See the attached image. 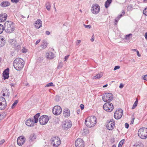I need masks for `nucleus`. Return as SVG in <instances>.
<instances>
[{"label":"nucleus","instance_id":"nucleus-1","mask_svg":"<svg viewBox=\"0 0 147 147\" xmlns=\"http://www.w3.org/2000/svg\"><path fill=\"white\" fill-rule=\"evenodd\" d=\"M25 64L24 60L20 58H16L14 61L13 66L15 69L17 71L21 70Z\"/></svg>","mask_w":147,"mask_h":147},{"label":"nucleus","instance_id":"nucleus-2","mask_svg":"<svg viewBox=\"0 0 147 147\" xmlns=\"http://www.w3.org/2000/svg\"><path fill=\"white\" fill-rule=\"evenodd\" d=\"M4 29L7 33H10L13 32L15 30V27L13 22L7 21L4 24Z\"/></svg>","mask_w":147,"mask_h":147},{"label":"nucleus","instance_id":"nucleus-3","mask_svg":"<svg viewBox=\"0 0 147 147\" xmlns=\"http://www.w3.org/2000/svg\"><path fill=\"white\" fill-rule=\"evenodd\" d=\"M97 119L96 117L92 116L88 117L85 121V124L88 127H94L96 123Z\"/></svg>","mask_w":147,"mask_h":147},{"label":"nucleus","instance_id":"nucleus-4","mask_svg":"<svg viewBox=\"0 0 147 147\" xmlns=\"http://www.w3.org/2000/svg\"><path fill=\"white\" fill-rule=\"evenodd\" d=\"M138 136L142 139H146L147 138V128L142 127L140 128L138 131Z\"/></svg>","mask_w":147,"mask_h":147},{"label":"nucleus","instance_id":"nucleus-5","mask_svg":"<svg viewBox=\"0 0 147 147\" xmlns=\"http://www.w3.org/2000/svg\"><path fill=\"white\" fill-rule=\"evenodd\" d=\"M113 98V95L111 93H107L103 94L102 97V100L105 102H110Z\"/></svg>","mask_w":147,"mask_h":147},{"label":"nucleus","instance_id":"nucleus-6","mask_svg":"<svg viewBox=\"0 0 147 147\" xmlns=\"http://www.w3.org/2000/svg\"><path fill=\"white\" fill-rule=\"evenodd\" d=\"M51 143L53 146L57 147L61 144V140L58 136H55L51 139Z\"/></svg>","mask_w":147,"mask_h":147},{"label":"nucleus","instance_id":"nucleus-7","mask_svg":"<svg viewBox=\"0 0 147 147\" xmlns=\"http://www.w3.org/2000/svg\"><path fill=\"white\" fill-rule=\"evenodd\" d=\"M103 108L105 111L108 112H111L113 109L114 107L112 103L106 102L103 105Z\"/></svg>","mask_w":147,"mask_h":147},{"label":"nucleus","instance_id":"nucleus-8","mask_svg":"<svg viewBox=\"0 0 147 147\" xmlns=\"http://www.w3.org/2000/svg\"><path fill=\"white\" fill-rule=\"evenodd\" d=\"M7 106V103L5 98L2 97H0V110H5Z\"/></svg>","mask_w":147,"mask_h":147},{"label":"nucleus","instance_id":"nucleus-9","mask_svg":"<svg viewBox=\"0 0 147 147\" xmlns=\"http://www.w3.org/2000/svg\"><path fill=\"white\" fill-rule=\"evenodd\" d=\"M49 120L48 117L46 115L41 116L39 118V121L40 124L44 125L46 124Z\"/></svg>","mask_w":147,"mask_h":147},{"label":"nucleus","instance_id":"nucleus-10","mask_svg":"<svg viewBox=\"0 0 147 147\" xmlns=\"http://www.w3.org/2000/svg\"><path fill=\"white\" fill-rule=\"evenodd\" d=\"M123 113V110L121 109L116 110L114 113V117L116 119H120L122 117Z\"/></svg>","mask_w":147,"mask_h":147},{"label":"nucleus","instance_id":"nucleus-11","mask_svg":"<svg viewBox=\"0 0 147 147\" xmlns=\"http://www.w3.org/2000/svg\"><path fill=\"white\" fill-rule=\"evenodd\" d=\"M62 111L61 107L59 106H55L53 109V113L56 115H60Z\"/></svg>","mask_w":147,"mask_h":147},{"label":"nucleus","instance_id":"nucleus-12","mask_svg":"<svg viewBox=\"0 0 147 147\" xmlns=\"http://www.w3.org/2000/svg\"><path fill=\"white\" fill-rule=\"evenodd\" d=\"M63 128L65 129H67L70 128L72 125L71 121L69 120H66L63 122Z\"/></svg>","mask_w":147,"mask_h":147},{"label":"nucleus","instance_id":"nucleus-13","mask_svg":"<svg viewBox=\"0 0 147 147\" xmlns=\"http://www.w3.org/2000/svg\"><path fill=\"white\" fill-rule=\"evenodd\" d=\"M100 10V7L98 4H94L92 5L91 9L92 13L95 14H96L99 13Z\"/></svg>","mask_w":147,"mask_h":147},{"label":"nucleus","instance_id":"nucleus-14","mask_svg":"<svg viewBox=\"0 0 147 147\" xmlns=\"http://www.w3.org/2000/svg\"><path fill=\"white\" fill-rule=\"evenodd\" d=\"M75 145L76 147H84L85 146L83 140L81 138H78L76 140Z\"/></svg>","mask_w":147,"mask_h":147},{"label":"nucleus","instance_id":"nucleus-15","mask_svg":"<svg viewBox=\"0 0 147 147\" xmlns=\"http://www.w3.org/2000/svg\"><path fill=\"white\" fill-rule=\"evenodd\" d=\"M115 123L113 119L110 120L106 125L107 129L109 130L113 129L115 126Z\"/></svg>","mask_w":147,"mask_h":147},{"label":"nucleus","instance_id":"nucleus-16","mask_svg":"<svg viewBox=\"0 0 147 147\" xmlns=\"http://www.w3.org/2000/svg\"><path fill=\"white\" fill-rule=\"evenodd\" d=\"M26 138L24 136H20L19 137L17 140V143L19 146H22L25 142Z\"/></svg>","mask_w":147,"mask_h":147},{"label":"nucleus","instance_id":"nucleus-17","mask_svg":"<svg viewBox=\"0 0 147 147\" xmlns=\"http://www.w3.org/2000/svg\"><path fill=\"white\" fill-rule=\"evenodd\" d=\"M35 123L33 119L30 118L26 120V124L28 126L32 127L34 125Z\"/></svg>","mask_w":147,"mask_h":147},{"label":"nucleus","instance_id":"nucleus-18","mask_svg":"<svg viewBox=\"0 0 147 147\" xmlns=\"http://www.w3.org/2000/svg\"><path fill=\"white\" fill-rule=\"evenodd\" d=\"M42 21L40 19H38L35 21L34 25L36 28H39L42 26Z\"/></svg>","mask_w":147,"mask_h":147},{"label":"nucleus","instance_id":"nucleus-19","mask_svg":"<svg viewBox=\"0 0 147 147\" xmlns=\"http://www.w3.org/2000/svg\"><path fill=\"white\" fill-rule=\"evenodd\" d=\"M9 69L8 68H7L6 69H5V70L3 71V74L5 79H8L9 77Z\"/></svg>","mask_w":147,"mask_h":147},{"label":"nucleus","instance_id":"nucleus-20","mask_svg":"<svg viewBox=\"0 0 147 147\" xmlns=\"http://www.w3.org/2000/svg\"><path fill=\"white\" fill-rule=\"evenodd\" d=\"M63 114L65 117L67 118L70 115V111L67 109H65L63 111Z\"/></svg>","mask_w":147,"mask_h":147},{"label":"nucleus","instance_id":"nucleus-21","mask_svg":"<svg viewBox=\"0 0 147 147\" xmlns=\"http://www.w3.org/2000/svg\"><path fill=\"white\" fill-rule=\"evenodd\" d=\"M7 15L5 13L0 14V22L5 21L7 19Z\"/></svg>","mask_w":147,"mask_h":147},{"label":"nucleus","instance_id":"nucleus-22","mask_svg":"<svg viewBox=\"0 0 147 147\" xmlns=\"http://www.w3.org/2000/svg\"><path fill=\"white\" fill-rule=\"evenodd\" d=\"M46 56L48 59H52L54 57V54L51 52L46 53Z\"/></svg>","mask_w":147,"mask_h":147},{"label":"nucleus","instance_id":"nucleus-23","mask_svg":"<svg viewBox=\"0 0 147 147\" xmlns=\"http://www.w3.org/2000/svg\"><path fill=\"white\" fill-rule=\"evenodd\" d=\"M36 135L35 134H31L29 137V142L30 143H31V142H33L36 139Z\"/></svg>","mask_w":147,"mask_h":147},{"label":"nucleus","instance_id":"nucleus-24","mask_svg":"<svg viewBox=\"0 0 147 147\" xmlns=\"http://www.w3.org/2000/svg\"><path fill=\"white\" fill-rule=\"evenodd\" d=\"M5 43V38L0 37V47H3Z\"/></svg>","mask_w":147,"mask_h":147},{"label":"nucleus","instance_id":"nucleus-25","mask_svg":"<svg viewBox=\"0 0 147 147\" xmlns=\"http://www.w3.org/2000/svg\"><path fill=\"white\" fill-rule=\"evenodd\" d=\"M48 43L45 40H43V42L42 44L40 45V47L42 49H45L47 46Z\"/></svg>","mask_w":147,"mask_h":147},{"label":"nucleus","instance_id":"nucleus-26","mask_svg":"<svg viewBox=\"0 0 147 147\" xmlns=\"http://www.w3.org/2000/svg\"><path fill=\"white\" fill-rule=\"evenodd\" d=\"M9 43L12 45L16 46V42L15 39H10L9 40Z\"/></svg>","mask_w":147,"mask_h":147},{"label":"nucleus","instance_id":"nucleus-27","mask_svg":"<svg viewBox=\"0 0 147 147\" xmlns=\"http://www.w3.org/2000/svg\"><path fill=\"white\" fill-rule=\"evenodd\" d=\"M10 4L9 2L7 1L5 2H3L1 4V5L2 7H5L6 6H7L10 5Z\"/></svg>","mask_w":147,"mask_h":147},{"label":"nucleus","instance_id":"nucleus-28","mask_svg":"<svg viewBox=\"0 0 147 147\" xmlns=\"http://www.w3.org/2000/svg\"><path fill=\"white\" fill-rule=\"evenodd\" d=\"M112 0H107L105 3V7L107 8L109 6L110 4L111 3Z\"/></svg>","mask_w":147,"mask_h":147},{"label":"nucleus","instance_id":"nucleus-29","mask_svg":"<svg viewBox=\"0 0 147 147\" xmlns=\"http://www.w3.org/2000/svg\"><path fill=\"white\" fill-rule=\"evenodd\" d=\"M8 91L9 90H8L6 89L5 92V93L1 92V93L2 94V95L3 96H6L9 97V92Z\"/></svg>","mask_w":147,"mask_h":147},{"label":"nucleus","instance_id":"nucleus-30","mask_svg":"<svg viewBox=\"0 0 147 147\" xmlns=\"http://www.w3.org/2000/svg\"><path fill=\"white\" fill-rule=\"evenodd\" d=\"M103 75V73L101 72L100 73L97 74L96 76H94V79H98L101 78L102 76Z\"/></svg>","mask_w":147,"mask_h":147},{"label":"nucleus","instance_id":"nucleus-31","mask_svg":"<svg viewBox=\"0 0 147 147\" xmlns=\"http://www.w3.org/2000/svg\"><path fill=\"white\" fill-rule=\"evenodd\" d=\"M143 146L142 143L140 142H137L134 145V147H143Z\"/></svg>","mask_w":147,"mask_h":147},{"label":"nucleus","instance_id":"nucleus-32","mask_svg":"<svg viewBox=\"0 0 147 147\" xmlns=\"http://www.w3.org/2000/svg\"><path fill=\"white\" fill-rule=\"evenodd\" d=\"M40 116V113H38L34 116V122L35 123H37L38 120V118Z\"/></svg>","mask_w":147,"mask_h":147},{"label":"nucleus","instance_id":"nucleus-33","mask_svg":"<svg viewBox=\"0 0 147 147\" xmlns=\"http://www.w3.org/2000/svg\"><path fill=\"white\" fill-rule=\"evenodd\" d=\"M45 6L46 8L48 10H49L50 9L51 5L49 2H47L45 4Z\"/></svg>","mask_w":147,"mask_h":147},{"label":"nucleus","instance_id":"nucleus-34","mask_svg":"<svg viewBox=\"0 0 147 147\" xmlns=\"http://www.w3.org/2000/svg\"><path fill=\"white\" fill-rule=\"evenodd\" d=\"M138 99L137 98L136 99V101L134 102V103L132 107V109H134L135 108V107H136V106L137 105L138 103Z\"/></svg>","mask_w":147,"mask_h":147},{"label":"nucleus","instance_id":"nucleus-35","mask_svg":"<svg viewBox=\"0 0 147 147\" xmlns=\"http://www.w3.org/2000/svg\"><path fill=\"white\" fill-rule=\"evenodd\" d=\"M4 29V26H3V25L0 24V34L2 33Z\"/></svg>","mask_w":147,"mask_h":147},{"label":"nucleus","instance_id":"nucleus-36","mask_svg":"<svg viewBox=\"0 0 147 147\" xmlns=\"http://www.w3.org/2000/svg\"><path fill=\"white\" fill-rule=\"evenodd\" d=\"M124 142V139L121 140L119 142V145L118 147H121L123 144Z\"/></svg>","mask_w":147,"mask_h":147},{"label":"nucleus","instance_id":"nucleus-37","mask_svg":"<svg viewBox=\"0 0 147 147\" xmlns=\"http://www.w3.org/2000/svg\"><path fill=\"white\" fill-rule=\"evenodd\" d=\"M18 100H16L13 103L12 105L11 108H13L16 106V105L18 103Z\"/></svg>","mask_w":147,"mask_h":147},{"label":"nucleus","instance_id":"nucleus-38","mask_svg":"<svg viewBox=\"0 0 147 147\" xmlns=\"http://www.w3.org/2000/svg\"><path fill=\"white\" fill-rule=\"evenodd\" d=\"M63 63L62 62H60L59 63V65L57 67V68L58 69L61 68L63 66Z\"/></svg>","mask_w":147,"mask_h":147},{"label":"nucleus","instance_id":"nucleus-39","mask_svg":"<svg viewBox=\"0 0 147 147\" xmlns=\"http://www.w3.org/2000/svg\"><path fill=\"white\" fill-rule=\"evenodd\" d=\"M143 13L144 15L147 16V7L144 9Z\"/></svg>","mask_w":147,"mask_h":147},{"label":"nucleus","instance_id":"nucleus-40","mask_svg":"<svg viewBox=\"0 0 147 147\" xmlns=\"http://www.w3.org/2000/svg\"><path fill=\"white\" fill-rule=\"evenodd\" d=\"M54 86V85L52 82H50L47 84L45 86V87H48L51 86Z\"/></svg>","mask_w":147,"mask_h":147},{"label":"nucleus","instance_id":"nucleus-41","mask_svg":"<svg viewBox=\"0 0 147 147\" xmlns=\"http://www.w3.org/2000/svg\"><path fill=\"white\" fill-rule=\"evenodd\" d=\"M132 34H130L128 35H127L126 36L125 38L127 40H129V37L130 36H131Z\"/></svg>","mask_w":147,"mask_h":147},{"label":"nucleus","instance_id":"nucleus-42","mask_svg":"<svg viewBox=\"0 0 147 147\" xmlns=\"http://www.w3.org/2000/svg\"><path fill=\"white\" fill-rule=\"evenodd\" d=\"M19 1V0H11V1L13 3H18Z\"/></svg>","mask_w":147,"mask_h":147},{"label":"nucleus","instance_id":"nucleus-43","mask_svg":"<svg viewBox=\"0 0 147 147\" xmlns=\"http://www.w3.org/2000/svg\"><path fill=\"white\" fill-rule=\"evenodd\" d=\"M27 51V50L25 48H23L22 50V52L23 53H26Z\"/></svg>","mask_w":147,"mask_h":147},{"label":"nucleus","instance_id":"nucleus-44","mask_svg":"<svg viewBox=\"0 0 147 147\" xmlns=\"http://www.w3.org/2000/svg\"><path fill=\"white\" fill-rule=\"evenodd\" d=\"M143 78L144 80L147 81V75H144L143 77Z\"/></svg>","mask_w":147,"mask_h":147},{"label":"nucleus","instance_id":"nucleus-45","mask_svg":"<svg viewBox=\"0 0 147 147\" xmlns=\"http://www.w3.org/2000/svg\"><path fill=\"white\" fill-rule=\"evenodd\" d=\"M5 140L4 139L1 140L0 141V145L3 144L5 142Z\"/></svg>","mask_w":147,"mask_h":147},{"label":"nucleus","instance_id":"nucleus-46","mask_svg":"<svg viewBox=\"0 0 147 147\" xmlns=\"http://www.w3.org/2000/svg\"><path fill=\"white\" fill-rule=\"evenodd\" d=\"M120 67L119 66H115L114 69V70H115L117 69H119Z\"/></svg>","mask_w":147,"mask_h":147},{"label":"nucleus","instance_id":"nucleus-47","mask_svg":"<svg viewBox=\"0 0 147 147\" xmlns=\"http://www.w3.org/2000/svg\"><path fill=\"white\" fill-rule=\"evenodd\" d=\"M125 127L126 128L128 129L129 127V125L128 123H125Z\"/></svg>","mask_w":147,"mask_h":147},{"label":"nucleus","instance_id":"nucleus-48","mask_svg":"<svg viewBox=\"0 0 147 147\" xmlns=\"http://www.w3.org/2000/svg\"><path fill=\"white\" fill-rule=\"evenodd\" d=\"M94 34H93L92 36V37L91 39V40L92 42H93L94 40Z\"/></svg>","mask_w":147,"mask_h":147},{"label":"nucleus","instance_id":"nucleus-49","mask_svg":"<svg viewBox=\"0 0 147 147\" xmlns=\"http://www.w3.org/2000/svg\"><path fill=\"white\" fill-rule=\"evenodd\" d=\"M81 109L82 110H83L84 108V106L83 104H81L80 106Z\"/></svg>","mask_w":147,"mask_h":147},{"label":"nucleus","instance_id":"nucleus-50","mask_svg":"<svg viewBox=\"0 0 147 147\" xmlns=\"http://www.w3.org/2000/svg\"><path fill=\"white\" fill-rule=\"evenodd\" d=\"M69 56V55H67L65 56V60H64L65 61H66V60L68 59Z\"/></svg>","mask_w":147,"mask_h":147},{"label":"nucleus","instance_id":"nucleus-51","mask_svg":"<svg viewBox=\"0 0 147 147\" xmlns=\"http://www.w3.org/2000/svg\"><path fill=\"white\" fill-rule=\"evenodd\" d=\"M84 25L85 28H90L91 27V26L90 25H86L84 24Z\"/></svg>","mask_w":147,"mask_h":147},{"label":"nucleus","instance_id":"nucleus-52","mask_svg":"<svg viewBox=\"0 0 147 147\" xmlns=\"http://www.w3.org/2000/svg\"><path fill=\"white\" fill-rule=\"evenodd\" d=\"M81 42V40H77V42L76 43V45H79Z\"/></svg>","mask_w":147,"mask_h":147},{"label":"nucleus","instance_id":"nucleus-53","mask_svg":"<svg viewBox=\"0 0 147 147\" xmlns=\"http://www.w3.org/2000/svg\"><path fill=\"white\" fill-rule=\"evenodd\" d=\"M40 39H39L38 40H37L36 42L35 45H37V44H38V43H39V42H40Z\"/></svg>","mask_w":147,"mask_h":147},{"label":"nucleus","instance_id":"nucleus-54","mask_svg":"<svg viewBox=\"0 0 147 147\" xmlns=\"http://www.w3.org/2000/svg\"><path fill=\"white\" fill-rule=\"evenodd\" d=\"M123 85L122 84H121L119 86V87L120 88H122L123 87Z\"/></svg>","mask_w":147,"mask_h":147},{"label":"nucleus","instance_id":"nucleus-55","mask_svg":"<svg viewBox=\"0 0 147 147\" xmlns=\"http://www.w3.org/2000/svg\"><path fill=\"white\" fill-rule=\"evenodd\" d=\"M136 52H137V55L138 57H140L141 56V55L140 54L139 52V51H137Z\"/></svg>","mask_w":147,"mask_h":147},{"label":"nucleus","instance_id":"nucleus-56","mask_svg":"<svg viewBox=\"0 0 147 147\" xmlns=\"http://www.w3.org/2000/svg\"><path fill=\"white\" fill-rule=\"evenodd\" d=\"M46 34L47 35H49L50 34V32L49 31H46L45 32Z\"/></svg>","mask_w":147,"mask_h":147},{"label":"nucleus","instance_id":"nucleus-57","mask_svg":"<svg viewBox=\"0 0 147 147\" xmlns=\"http://www.w3.org/2000/svg\"><path fill=\"white\" fill-rule=\"evenodd\" d=\"M144 36L145 38L147 40V32L145 33Z\"/></svg>","mask_w":147,"mask_h":147},{"label":"nucleus","instance_id":"nucleus-58","mask_svg":"<svg viewBox=\"0 0 147 147\" xmlns=\"http://www.w3.org/2000/svg\"><path fill=\"white\" fill-rule=\"evenodd\" d=\"M134 118H133L131 119V124H133L134 122Z\"/></svg>","mask_w":147,"mask_h":147},{"label":"nucleus","instance_id":"nucleus-59","mask_svg":"<svg viewBox=\"0 0 147 147\" xmlns=\"http://www.w3.org/2000/svg\"><path fill=\"white\" fill-rule=\"evenodd\" d=\"M107 86H108V85L107 84H106V85L103 86L102 87L103 88H105V87H107Z\"/></svg>","mask_w":147,"mask_h":147},{"label":"nucleus","instance_id":"nucleus-60","mask_svg":"<svg viewBox=\"0 0 147 147\" xmlns=\"http://www.w3.org/2000/svg\"><path fill=\"white\" fill-rule=\"evenodd\" d=\"M132 51H136V52H137V51H138V50L136 49H132Z\"/></svg>","mask_w":147,"mask_h":147},{"label":"nucleus","instance_id":"nucleus-61","mask_svg":"<svg viewBox=\"0 0 147 147\" xmlns=\"http://www.w3.org/2000/svg\"><path fill=\"white\" fill-rule=\"evenodd\" d=\"M122 13L123 14H124L125 13V12L124 10H122Z\"/></svg>","mask_w":147,"mask_h":147},{"label":"nucleus","instance_id":"nucleus-62","mask_svg":"<svg viewBox=\"0 0 147 147\" xmlns=\"http://www.w3.org/2000/svg\"><path fill=\"white\" fill-rule=\"evenodd\" d=\"M80 112V110H79L77 111V113L79 114Z\"/></svg>","mask_w":147,"mask_h":147},{"label":"nucleus","instance_id":"nucleus-63","mask_svg":"<svg viewBox=\"0 0 147 147\" xmlns=\"http://www.w3.org/2000/svg\"><path fill=\"white\" fill-rule=\"evenodd\" d=\"M132 61L133 62H135V60L134 59H133L132 60Z\"/></svg>","mask_w":147,"mask_h":147},{"label":"nucleus","instance_id":"nucleus-64","mask_svg":"<svg viewBox=\"0 0 147 147\" xmlns=\"http://www.w3.org/2000/svg\"><path fill=\"white\" fill-rule=\"evenodd\" d=\"M112 147H116V146L114 144L112 146Z\"/></svg>","mask_w":147,"mask_h":147}]
</instances>
